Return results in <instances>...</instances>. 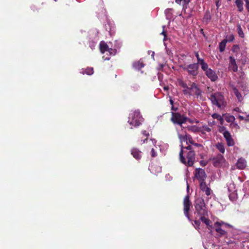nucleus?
I'll return each mask as SVG.
<instances>
[{
  "label": "nucleus",
  "instance_id": "nucleus-1",
  "mask_svg": "<svg viewBox=\"0 0 249 249\" xmlns=\"http://www.w3.org/2000/svg\"><path fill=\"white\" fill-rule=\"evenodd\" d=\"M195 214L198 216L201 221L205 224L208 228H212L210 225L211 221L209 219L208 211L203 199L197 198L195 202Z\"/></svg>",
  "mask_w": 249,
  "mask_h": 249
},
{
  "label": "nucleus",
  "instance_id": "nucleus-2",
  "mask_svg": "<svg viewBox=\"0 0 249 249\" xmlns=\"http://www.w3.org/2000/svg\"><path fill=\"white\" fill-rule=\"evenodd\" d=\"M143 121V118L138 110L133 111L129 114L128 122L130 125L137 127L139 126Z\"/></svg>",
  "mask_w": 249,
  "mask_h": 249
},
{
  "label": "nucleus",
  "instance_id": "nucleus-3",
  "mask_svg": "<svg viewBox=\"0 0 249 249\" xmlns=\"http://www.w3.org/2000/svg\"><path fill=\"white\" fill-rule=\"evenodd\" d=\"M210 99L213 104L216 105L219 108L225 106L226 102L224 96L219 92L211 94Z\"/></svg>",
  "mask_w": 249,
  "mask_h": 249
},
{
  "label": "nucleus",
  "instance_id": "nucleus-4",
  "mask_svg": "<svg viewBox=\"0 0 249 249\" xmlns=\"http://www.w3.org/2000/svg\"><path fill=\"white\" fill-rule=\"evenodd\" d=\"M183 150L182 146H181V149L179 152V157L180 161L184 164L189 166H191L193 165L194 162L195 160V154L194 151H189L187 156V161L186 162L185 159L183 157Z\"/></svg>",
  "mask_w": 249,
  "mask_h": 249
},
{
  "label": "nucleus",
  "instance_id": "nucleus-5",
  "mask_svg": "<svg viewBox=\"0 0 249 249\" xmlns=\"http://www.w3.org/2000/svg\"><path fill=\"white\" fill-rule=\"evenodd\" d=\"M198 63H194L188 65L183 68V70L186 71L189 74L195 76L198 74Z\"/></svg>",
  "mask_w": 249,
  "mask_h": 249
},
{
  "label": "nucleus",
  "instance_id": "nucleus-6",
  "mask_svg": "<svg viewBox=\"0 0 249 249\" xmlns=\"http://www.w3.org/2000/svg\"><path fill=\"white\" fill-rule=\"evenodd\" d=\"M100 49L102 53L106 52H108L111 55H114L116 53V50L114 48H109V46L104 41L100 42Z\"/></svg>",
  "mask_w": 249,
  "mask_h": 249
},
{
  "label": "nucleus",
  "instance_id": "nucleus-7",
  "mask_svg": "<svg viewBox=\"0 0 249 249\" xmlns=\"http://www.w3.org/2000/svg\"><path fill=\"white\" fill-rule=\"evenodd\" d=\"M186 118L178 113H172L171 121L174 124H177L180 126L186 121Z\"/></svg>",
  "mask_w": 249,
  "mask_h": 249
},
{
  "label": "nucleus",
  "instance_id": "nucleus-8",
  "mask_svg": "<svg viewBox=\"0 0 249 249\" xmlns=\"http://www.w3.org/2000/svg\"><path fill=\"white\" fill-rule=\"evenodd\" d=\"M228 190L229 192V198L234 201L237 198L236 190H235V184L232 183H230L228 185Z\"/></svg>",
  "mask_w": 249,
  "mask_h": 249
},
{
  "label": "nucleus",
  "instance_id": "nucleus-9",
  "mask_svg": "<svg viewBox=\"0 0 249 249\" xmlns=\"http://www.w3.org/2000/svg\"><path fill=\"white\" fill-rule=\"evenodd\" d=\"M213 164L215 167L225 166L226 164L225 160L224 157L221 154L217 155L213 158Z\"/></svg>",
  "mask_w": 249,
  "mask_h": 249
},
{
  "label": "nucleus",
  "instance_id": "nucleus-10",
  "mask_svg": "<svg viewBox=\"0 0 249 249\" xmlns=\"http://www.w3.org/2000/svg\"><path fill=\"white\" fill-rule=\"evenodd\" d=\"M200 188L201 190L205 193V194L207 196V199H209L211 198V196L213 194V191L210 189L209 187H208L205 182H200Z\"/></svg>",
  "mask_w": 249,
  "mask_h": 249
},
{
  "label": "nucleus",
  "instance_id": "nucleus-11",
  "mask_svg": "<svg viewBox=\"0 0 249 249\" xmlns=\"http://www.w3.org/2000/svg\"><path fill=\"white\" fill-rule=\"evenodd\" d=\"M191 205V202L189 200V197L188 196H187L185 197L183 200V206H184V213L185 215L188 218L189 220H190L189 215V211H190Z\"/></svg>",
  "mask_w": 249,
  "mask_h": 249
},
{
  "label": "nucleus",
  "instance_id": "nucleus-12",
  "mask_svg": "<svg viewBox=\"0 0 249 249\" xmlns=\"http://www.w3.org/2000/svg\"><path fill=\"white\" fill-rule=\"evenodd\" d=\"M195 176L196 178L201 182H205L207 176L204 170L201 168L196 169L195 171Z\"/></svg>",
  "mask_w": 249,
  "mask_h": 249
},
{
  "label": "nucleus",
  "instance_id": "nucleus-13",
  "mask_svg": "<svg viewBox=\"0 0 249 249\" xmlns=\"http://www.w3.org/2000/svg\"><path fill=\"white\" fill-rule=\"evenodd\" d=\"M223 135L226 141L227 144L229 146H232L234 145V141L232 139L231 134L228 131L225 130L223 133Z\"/></svg>",
  "mask_w": 249,
  "mask_h": 249
},
{
  "label": "nucleus",
  "instance_id": "nucleus-14",
  "mask_svg": "<svg viewBox=\"0 0 249 249\" xmlns=\"http://www.w3.org/2000/svg\"><path fill=\"white\" fill-rule=\"evenodd\" d=\"M229 69L234 72H236L238 70V67L236 64L235 59L231 56L229 57Z\"/></svg>",
  "mask_w": 249,
  "mask_h": 249
},
{
  "label": "nucleus",
  "instance_id": "nucleus-15",
  "mask_svg": "<svg viewBox=\"0 0 249 249\" xmlns=\"http://www.w3.org/2000/svg\"><path fill=\"white\" fill-rule=\"evenodd\" d=\"M178 136L179 139H180L181 142H182L183 141H186L187 144L188 142L192 144H194V142L192 137L190 135H187L186 134L185 135H181L178 133Z\"/></svg>",
  "mask_w": 249,
  "mask_h": 249
},
{
  "label": "nucleus",
  "instance_id": "nucleus-16",
  "mask_svg": "<svg viewBox=\"0 0 249 249\" xmlns=\"http://www.w3.org/2000/svg\"><path fill=\"white\" fill-rule=\"evenodd\" d=\"M205 74L213 81H215L217 79V76L215 71L211 69L207 70Z\"/></svg>",
  "mask_w": 249,
  "mask_h": 249
},
{
  "label": "nucleus",
  "instance_id": "nucleus-17",
  "mask_svg": "<svg viewBox=\"0 0 249 249\" xmlns=\"http://www.w3.org/2000/svg\"><path fill=\"white\" fill-rule=\"evenodd\" d=\"M131 154L137 160L140 159L142 157L141 152L136 148H133L131 150Z\"/></svg>",
  "mask_w": 249,
  "mask_h": 249
},
{
  "label": "nucleus",
  "instance_id": "nucleus-18",
  "mask_svg": "<svg viewBox=\"0 0 249 249\" xmlns=\"http://www.w3.org/2000/svg\"><path fill=\"white\" fill-rule=\"evenodd\" d=\"M236 166L238 168L243 169L246 166V161L242 158L239 159L236 163Z\"/></svg>",
  "mask_w": 249,
  "mask_h": 249
},
{
  "label": "nucleus",
  "instance_id": "nucleus-19",
  "mask_svg": "<svg viewBox=\"0 0 249 249\" xmlns=\"http://www.w3.org/2000/svg\"><path fill=\"white\" fill-rule=\"evenodd\" d=\"M211 130L212 129L206 125H203L199 128V131L202 134H205L206 132H210Z\"/></svg>",
  "mask_w": 249,
  "mask_h": 249
},
{
  "label": "nucleus",
  "instance_id": "nucleus-20",
  "mask_svg": "<svg viewBox=\"0 0 249 249\" xmlns=\"http://www.w3.org/2000/svg\"><path fill=\"white\" fill-rule=\"evenodd\" d=\"M214 227L215 231L219 234L220 236H223L226 233V232L224 230H223L221 227L217 225H214Z\"/></svg>",
  "mask_w": 249,
  "mask_h": 249
},
{
  "label": "nucleus",
  "instance_id": "nucleus-21",
  "mask_svg": "<svg viewBox=\"0 0 249 249\" xmlns=\"http://www.w3.org/2000/svg\"><path fill=\"white\" fill-rule=\"evenodd\" d=\"M133 66L135 69L140 70L142 68L144 67V64L142 62L139 61L134 62L133 64Z\"/></svg>",
  "mask_w": 249,
  "mask_h": 249
},
{
  "label": "nucleus",
  "instance_id": "nucleus-22",
  "mask_svg": "<svg viewBox=\"0 0 249 249\" xmlns=\"http://www.w3.org/2000/svg\"><path fill=\"white\" fill-rule=\"evenodd\" d=\"M235 4L238 7V10L242 12L243 10V2L242 0H236Z\"/></svg>",
  "mask_w": 249,
  "mask_h": 249
},
{
  "label": "nucleus",
  "instance_id": "nucleus-23",
  "mask_svg": "<svg viewBox=\"0 0 249 249\" xmlns=\"http://www.w3.org/2000/svg\"><path fill=\"white\" fill-rule=\"evenodd\" d=\"M227 42V40L224 39L219 43V47L220 52H223L224 51Z\"/></svg>",
  "mask_w": 249,
  "mask_h": 249
},
{
  "label": "nucleus",
  "instance_id": "nucleus-24",
  "mask_svg": "<svg viewBox=\"0 0 249 249\" xmlns=\"http://www.w3.org/2000/svg\"><path fill=\"white\" fill-rule=\"evenodd\" d=\"M216 147L221 153L224 154L225 153V146L223 143H217L216 144Z\"/></svg>",
  "mask_w": 249,
  "mask_h": 249
},
{
  "label": "nucleus",
  "instance_id": "nucleus-25",
  "mask_svg": "<svg viewBox=\"0 0 249 249\" xmlns=\"http://www.w3.org/2000/svg\"><path fill=\"white\" fill-rule=\"evenodd\" d=\"M172 11L173 9L171 8L167 9L165 11V14L167 19H170L172 18V14L171 12Z\"/></svg>",
  "mask_w": 249,
  "mask_h": 249
},
{
  "label": "nucleus",
  "instance_id": "nucleus-26",
  "mask_svg": "<svg viewBox=\"0 0 249 249\" xmlns=\"http://www.w3.org/2000/svg\"><path fill=\"white\" fill-rule=\"evenodd\" d=\"M199 64L201 66V69L205 71V72L210 69V68H208V64L204 61V60L202 61V62Z\"/></svg>",
  "mask_w": 249,
  "mask_h": 249
},
{
  "label": "nucleus",
  "instance_id": "nucleus-27",
  "mask_svg": "<svg viewBox=\"0 0 249 249\" xmlns=\"http://www.w3.org/2000/svg\"><path fill=\"white\" fill-rule=\"evenodd\" d=\"M214 225H217L219 227H222V226H224L225 227H231L230 224L225 223L223 221H217L214 223Z\"/></svg>",
  "mask_w": 249,
  "mask_h": 249
},
{
  "label": "nucleus",
  "instance_id": "nucleus-28",
  "mask_svg": "<svg viewBox=\"0 0 249 249\" xmlns=\"http://www.w3.org/2000/svg\"><path fill=\"white\" fill-rule=\"evenodd\" d=\"M234 94L236 96L239 101H241L242 100V97L241 94L238 92V90L236 88H234L233 89Z\"/></svg>",
  "mask_w": 249,
  "mask_h": 249
},
{
  "label": "nucleus",
  "instance_id": "nucleus-29",
  "mask_svg": "<svg viewBox=\"0 0 249 249\" xmlns=\"http://www.w3.org/2000/svg\"><path fill=\"white\" fill-rule=\"evenodd\" d=\"M212 116L213 119H216L218 120V121H219L221 122V124H222L224 120H223V118L219 114H218L217 113H213L212 115Z\"/></svg>",
  "mask_w": 249,
  "mask_h": 249
},
{
  "label": "nucleus",
  "instance_id": "nucleus-30",
  "mask_svg": "<svg viewBox=\"0 0 249 249\" xmlns=\"http://www.w3.org/2000/svg\"><path fill=\"white\" fill-rule=\"evenodd\" d=\"M82 72L83 74L86 73L88 75H91L93 73V68H88Z\"/></svg>",
  "mask_w": 249,
  "mask_h": 249
},
{
  "label": "nucleus",
  "instance_id": "nucleus-31",
  "mask_svg": "<svg viewBox=\"0 0 249 249\" xmlns=\"http://www.w3.org/2000/svg\"><path fill=\"white\" fill-rule=\"evenodd\" d=\"M175 1L177 3L183 6L188 4L189 2L188 0H175Z\"/></svg>",
  "mask_w": 249,
  "mask_h": 249
},
{
  "label": "nucleus",
  "instance_id": "nucleus-32",
  "mask_svg": "<svg viewBox=\"0 0 249 249\" xmlns=\"http://www.w3.org/2000/svg\"><path fill=\"white\" fill-rule=\"evenodd\" d=\"M237 30H238V33L239 36L243 38L244 37V34L242 30V28L241 27V26L240 25H238L237 26Z\"/></svg>",
  "mask_w": 249,
  "mask_h": 249
},
{
  "label": "nucleus",
  "instance_id": "nucleus-33",
  "mask_svg": "<svg viewBox=\"0 0 249 249\" xmlns=\"http://www.w3.org/2000/svg\"><path fill=\"white\" fill-rule=\"evenodd\" d=\"M178 84L179 86H181L182 88H187V84L184 82L183 81L181 80H178Z\"/></svg>",
  "mask_w": 249,
  "mask_h": 249
},
{
  "label": "nucleus",
  "instance_id": "nucleus-34",
  "mask_svg": "<svg viewBox=\"0 0 249 249\" xmlns=\"http://www.w3.org/2000/svg\"><path fill=\"white\" fill-rule=\"evenodd\" d=\"M201 221L200 220V219L199 220H194V223L195 224V228L196 229V230H199V226H200V221Z\"/></svg>",
  "mask_w": 249,
  "mask_h": 249
},
{
  "label": "nucleus",
  "instance_id": "nucleus-35",
  "mask_svg": "<svg viewBox=\"0 0 249 249\" xmlns=\"http://www.w3.org/2000/svg\"><path fill=\"white\" fill-rule=\"evenodd\" d=\"M182 91L184 94H191L190 89L188 86H187V88H184Z\"/></svg>",
  "mask_w": 249,
  "mask_h": 249
},
{
  "label": "nucleus",
  "instance_id": "nucleus-36",
  "mask_svg": "<svg viewBox=\"0 0 249 249\" xmlns=\"http://www.w3.org/2000/svg\"><path fill=\"white\" fill-rule=\"evenodd\" d=\"M192 92H194V93H195V94L197 96L201 95V91L198 87L195 89L194 91H192Z\"/></svg>",
  "mask_w": 249,
  "mask_h": 249
},
{
  "label": "nucleus",
  "instance_id": "nucleus-37",
  "mask_svg": "<svg viewBox=\"0 0 249 249\" xmlns=\"http://www.w3.org/2000/svg\"><path fill=\"white\" fill-rule=\"evenodd\" d=\"M235 120L234 117L233 116H227L226 118V120L228 122H232Z\"/></svg>",
  "mask_w": 249,
  "mask_h": 249
},
{
  "label": "nucleus",
  "instance_id": "nucleus-38",
  "mask_svg": "<svg viewBox=\"0 0 249 249\" xmlns=\"http://www.w3.org/2000/svg\"><path fill=\"white\" fill-rule=\"evenodd\" d=\"M195 55L197 58V63H198V65H199V63H200L201 62H202V61H203L204 60L203 59H201L199 57V54H198V53L197 52H196L195 53Z\"/></svg>",
  "mask_w": 249,
  "mask_h": 249
},
{
  "label": "nucleus",
  "instance_id": "nucleus-39",
  "mask_svg": "<svg viewBox=\"0 0 249 249\" xmlns=\"http://www.w3.org/2000/svg\"><path fill=\"white\" fill-rule=\"evenodd\" d=\"M234 39V36L233 35H231L229 36H226V40H227V42H231Z\"/></svg>",
  "mask_w": 249,
  "mask_h": 249
},
{
  "label": "nucleus",
  "instance_id": "nucleus-40",
  "mask_svg": "<svg viewBox=\"0 0 249 249\" xmlns=\"http://www.w3.org/2000/svg\"><path fill=\"white\" fill-rule=\"evenodd\" d=\"M188 129L189 130H191L193 132H196V131H199V130H198L197 128L194 126H191L189 127Z\"/></svg>",
  "mask_w": 249,
  "mask_h": 249
},
{
  "label": "nucleus",
  "instance_id": "nucleus-41",
  "mask_svg": "<svg viewBox=\"0 0 249 249\" xmlns=\"http://www.w3.org/2000/svg\"><path fill=\"white\" fill-rule=\"evenodd\" d=\"M238 118L241 120H246L247 121H249V115H248L246 117H244L241 115H238Z\"/></svg>",
  "mask_w": 249,
  "mask_h": 249
},
{
  "label": "nucleus",
  "instance_id": "nucleus-42",
  "mask_svg": "<svg viewBox=\"0 0 249 249\" xmlns=\"http://www.w3.org/2000/svg\"><path fill=\"white\" fill-rule=\"evenodd\" d=\"M197 88V87L195 83H193L191 85V87L189 88L190 89V90L192 91H194V90Z\"/></svg>",
  "mask_w": 249,
  "mask_h": 249
},
{
  "label": "nucleus",
  "instance_id": "nucleus-43",
  "mask_svg": "<svg viewBox=\"0 0 249 249\" xmlns=\"http://www.w3.org/2000/svg\"><path fill=\"white\" fill-rule=\"evenodd\" d=\"M151 156L152 157H155L157 156L156 152L155 151L154 148H152L151 151Z\"/></svg>",
  "mask_w": 249,
  "mask_h": 249
},
{
  "label": "nucleus",
  "instance_id": "nucleus-44",
  "mask_svg": "<svg viewBox=\"0 0 249 249\" xmlns=\"http://www.w3.org/2000/svg\"><path fill=\"white\" fill-rule=\"evenodd\" d=\"M162 28H163V30H164V29L165 28V26H163ZM161 34H162V35L164 36V39H163V40H165L166 38V33H165V32H164V30H163V31L161 33Z\"/></svg>",
  "mask_w": 249,
  "mask_h": 249
},
{
  "label": "nucleus",
  "instance_id": "nucleus-45",
  "mask_svg": "<svg viewBox=\"0 0 249 249\" xmlns=\"http://www.w3.org/2000/svg\"><path fill=\"white\" fill-rule=\"evenodd\" d=\"M142 134L144 136H146V137H148L149 136V133H148V132H147L146 130H143V131H142Z\"/></svg>",
  "mask_w": 249,
  "mask_h": 249
},
{
  "label": "nucleus",
  "instance_id": "nucleus-46",
  "mask_svg": "<svg viewBox=\"0 0 249 249\" xmlns=\"http://www.w3.org/2000/svg\"><path fill=\"white\" fill-rule=\"evenodd\" d=\"M165 177H166V179L168 180H170L172 179V177L170 176L169 174L166 175Z\"/></svg>",
  "mask_w": 249,
  "mask_h": 249
},
{
  "label": "nucleus",
  "instance_id": "nucleus-47",
  "mask_svg": "<svg viewBox=\"0 0 249 249\" xmlns=\"http://www.w3.org/2000/svg\"><path fill=\"white\" fill-rule=\"evenodd\" d=\"M216 5L217 8L218 9L220 5V4L219 3V0L216 1Z\"/></svg>",
  "mask_w": 249,
  "mask_h": 249
},
{
  "label": "nucleus",
  "instance_id": "nucleus-48",
  "mask_svg": "<svg viewBox=\"0 0 249 249\" xmlns=\"http://www.w3.org/2000/svg\"><path fill=\"white\" fill-rule=\"evenodd\" d=\"M214 124L215 122L213 121V122L209 123V125H210L211 126H212L213 124Z\"/></svg>",
  "mask_w": 249,
  "mask_h": 249
},
{
  "label": "nucleus",
  "instance_id": "nucleus-49",
  "mask_svg": "<svg viewBox=\"0 0 249 249\" xmlns=\"http://www.w3.org/2000/svg\"><path fill=\"white\" fill-rule=\"evenodd\" d=\"M246 7L248 12H249V3L246 4Z\"/></svg>",
  "mask_w": 249,
  "mask_h": 249
},
{
  "label": "nucleus",
  "instance_id": "nucleus-50",
  "mask_svg": "<svg viewBox=\"0 0 249 249\" xmlns=\"http://www.w3.org/2000/svg\"><path fill=\"white\" fill-rule=\"evenodd\" d=\"M234 110L236 112H240V111H241L240 108L238 107H236V108H234Z\"/></svg>",
  "mask_w": 249,
  "mask_h": 249
},
{
  "label": "nucleus",
  "instance_id": "nucleus-51",
  "mask_svg": "<svg viewBox=\"0 0 249 249\" xmlns=\"http://www.w3.org/2000/svg\"><path fill=\"white\" fill-rule=\"evenodd\" d=\"M150 141L151 142L153 143V144L155 145V144L156 143V141L155 140H150Z\"/></svg>",
  "mask_w": 249,
  "mask_h": 249
},
{
  "label": "nucleus",
  "instance_id": "nucleus-52",
  "mask_svg": "<svg viewBox=\"0 0 249 249\" xmlns=\"http://www.w3.org/2000/svg\"><path fill=\"white\" fill-rule=\"evenodd\" d=\"M163 89H164V90L167 91L168 90V87L167 86H165L163 88Z\"/></svg>",
  "mask_w": 249,
  "mask_h": 249
},
{
  "label": "nucleus",
  "instance_id": "nucleus-53",
  "mask_svg": "<svg viewBox=\"0 0 249 249\" xmlns=\"http://www.w3.org/2000/svg\"><path fill=\"white\" fill-rule=\"evenodd\" d=\"M103 59L105 60H108L109 59V58L108 57H105L104 56L103 57Z\"/></svg>",
  "mask_w": 249,
  "mask_h": 249
},
{
  "label": "nucleus",
  "instance_id": "nucleus-54",
  "mask_svg": "<svg viewBox=\"0 0 249 249\" xmlns=\"http://www.w3.org/2000/svg\"><path fill=\"white\" fill-rule=\"evenodd\" d=\"M186 148L188 150H191V146L189 145L187 147H186Z\"/></svg>",
  "mask_w": 249,
  "mask_h": 249
},
{
  "label": "nucleus",
  "instance_id": "nucleus-55",
  "mask_svg": "<svg viewBox=\"0 0 249 249\" xmlns=\"http://www.w3.org/2000/svg\"><path fill=\"white\" fill-rule=\"evenodd\" d=\"M194 144V145H196V146H200V144H198V143H195V142H194V144Z\"/></svg>",
  "mask_w": 249,
  "mask_h": 249
},
{
  "label": "nucleus",
  "instance_id": "nucleus-56",
  "mask_svg": "<svg viewBox=\"0 0 249 249\" xmlns=\"http://www.w3.org/2000/svg\"><path fill=\"white\" fill-rule=\"evenodd\" d=\"M170 104L173 105V101L172 100V99H170Z\"/></svg>",
  "mask_w": 249,
  "mask_h": 249
},
{
  "label": "nucleus",
  "instance_id": "nucleus-57",
  "mask_svg": "<svg viewBox=\"0 0 249 249\" xmlns=\"http://www.w3.org/2000/svg\"><path fill=\"white\" fill-rule=\"evenodd\" d=\"M245 1L246 2V4L249 3V0H245Z\"/></svg>",
  "mask_w": 249,
  "mask_h": 249
},
{
  "label": "nucleus",
  "instance_id": "nucleus-58",
  "mask_svg": "<svg viewBox=\"0 0 249 249\" xmlns=\"http://www.w3.org/2000/svg\"><path fill=\"white\" fill-rule=\"evenodd\" d=\"M154 52H152V57H153V58H154Z\"/></svg>",
  "mask_w": 249,
  "mask_h": 249
},
{
  "label": "nucleus",
  "instance_id": "nucleus-59",
  "mask_svg": "<svg viewBox=\"0 0 249 249\" xmlns=\"http://www.w3.org/2000/svg\"><path fill=\"white\" fill-rule=\"evenodd\" d=\"M189 186L188 185V184H187V190H189Z\"/></svg>",
  "mask_w": 249,
  "mask_h": 249
},
{
  "label": "nucleus",
  "instance_id": "nucleus-60",
  "mask_svg": "<svg viewBox=\"0 0 249 249\" xmlns=\"http://www.w3.org/2000/svg\"><path fill=\"white\" fill-rule=\"evenodd\" d=\"M145 141H147V139H145L143 141V142H145Z\"/></svg>",
  "mask_w": 249,
  "mask_h": 249
}]
</instances>
